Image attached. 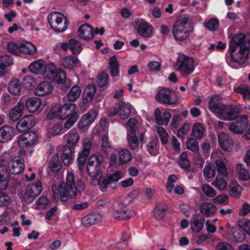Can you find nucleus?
<instances>
[{
	"mask_svg": "<svg viewBox=\"0 0 250 250\" xmlns=\"http://www.w3.org/2000/svg\"><path fill=\"white\" fill-rule=\"evenodd\" d=\"M69 48L73 54L77 55L82 51V45L79 41L75 39H71L69 41Z\"/></svg>",
	"mask_w": 250,
	"mask_h": 250,
	"instance_id": "43",
	"label": "nucleus"
},
{
	"mask_svg": "<svg viewBox=\"0 0 250 250\" xmlns=\"http://www.w3.org/2000/svg\"><path fill=\"white\" fill-rule=\"evenodd\" d=\"M13 64L12 58L7 55L0 56V76L7 73V68Z\"/></svg>",
	"mask_w": 250,
	"mask_h": 250,
	"instance_id": "32",
	"label": "nucleus"
},
{
	"mask_svg": "<svg viewBox=\"0 0 250 250\" xmlns=\"http://www.w3.org/2000/svg\"><path fill=\"white\" fill-rule=\"evenodd\" d=\"M215 167L213 164H209L205 167L204 176L206 179H211L215 176Z\"/></svg>",
	"mask_w": 250,
	"mask_h": 250,
	"instance_id": "50",
	"label": "nucleus"
},
{
	"mask_svg": "<svg viewBox=\"0 0 250 250\" xmlns=\"http://www.w3.org/2000/svg\"><path fill=\"white\" fill-rule=\"evenodd\" d=\"M218 140L223 150L228 152H231L232 150L234 142L228 134L224 132L220 133L218 135Z\"/></svg>",
	"mask_w": 250,
	"mask_h": 250,
	"instance_id": "16",
	"label": "nucleus"
},
{
	"mask_svg": "<svg viewBox=\"0 0 250 250\" xmlns=\"http://www.w3.org/2000/svg\"><path fill=\"white\" fill-rule=\"evenodd\" d=\"M204 221L197 217H192L190 222V228L194 232H199L203 228Z\"/></svg>",
	"mask_w": 250,
	"mask_h": 250,
	"instance_id": "42",
	"label": "nucleus"
},
{
	"mask_svg": "<svg viewBox=\"0 0 250 250\" xmlns=\"http://www.w3.org/2000/svg\"><path fill=\"white\" fill-rule=\"evenodd\" d=\"M97 116V112L95 110H90L87 113L83 114L77 126L80 130H86L94 122Z\"/></svg>",
	"mask_w": 250,
	"mask_h": 250,
	"instance_id": "13",
	"label": "nucleus"
},
{
	"mask_svg": "<svg viewBox=\"0 0 250 250\" xmlns=\"http://www.w3.org/2000/svg\"><path fill=\"white\" fill-rule=\"evenodd\" d=\"M21 53L27 55H34L37 51L35 45L30 42L23 41L21 42Z\"/></svg>",
	"mask_w": 250,
	"mask_h": 250,
	"instance_id": "38",
	"label": "nucleus"
},
{
	"mask_svg": "<svg viewBox=\"0 0 250 250\" xmlns=\"http://www.w3.org/2000/svg\"><path fill=\"white\" fill-rule=\"evenodd\" d=\"M24 108V104L22 102H19L9 110L8 116L10 120L14 122L18 121L22 116Z\"/></svg>",
	"mask_w": 250,
	"mask_h": 250,
	"instance_id": "20",
	"label": "nucleus"
},
{
	"mask_svg": "<svg viewBox=\"0 0 250 250\" xmlns=\"http://www.w3.org/2000/svg\"><path fill=\"white\" fill-rule=\"evenodd\" d=\"M211 185L217 188L218 190L222 191L227 188L228 183L223 178L217 176L212 182Z\"/></svg>",
	"mask_w": 250,
	"mask_h": 250,
	"instance_id": "45",
	"label": "nucleus"
},
{
	"mask_svg": "<svg viewBox=\"0 0 250 250\" xmlns=\"http://www.w3.org/2000/svg\"><path fill=\"white\" fill-rule=\"evenodd\" d=\"M48 119L58 118L60 120H66L63 127L66 129L71 128L79 118V115L75 104H64L62 105L56 104L52 107L47 114ZM63 126L61 124L53 125L47 129V135L49 137L61 134Z\"/></svg>",
	"mask_w": 250,
	"mask_h": 250,
	"instance_id": "1",
	"label": "nucleus"
},
{
	"mask_svg": "<svg viewBox=\"0 0 250 250\" xmlns=\"http://www.w3.org/2000/svg\"><path fill=\"white\" fill-rule=\"evenodd\" d=\"M208 104L209 109L215 115L224 105L218 95L211 97L209 101Z\"/></svg>",
	"mask_w": 250,
	"mask_h": 250,
	"instance_id": "33",
	"label": "nucleus"
},
{
	"mask_svg": "<svg viewBox=\"0 0 250 250\" xmlns=\"http://www.w3.org/2000/svg\"><path fill=\"white\" fill-rule=\"evenodd\" d=\"M215 164L218 173L223 176L227 177L228 175V174L225 164L223 162L222 160H218L216 161Z\"/></svg>",
	"mask_w": 250,
	"mask_h": 250,
	"instance_id": "56",
	"label": "nucleus"
},
{
	"mask_svg": "<svg viewBox=\"0 0 250 250\" xmlns=\"http://www.w3.org/2000/svg\"><path fill=\"white\" fill-rule=\"evenodd\" d=\"M156 99L159 103L169 105L176 104L178 100L175 92L168 88L160 90L156 95Z\"/></svg>",
	"mask_w": 250,
	"mask_h": 250,
	"instance_id": "11",
	"label": "nucleus"
},
{
	"mask_svg": "<svg viewBox=\"0 0 250 250\" xmlns=\"http://www.w3.org/2000/svg\"><path fill=\"white\" fill-rule=\"evenodd\" d=\"M84 184L79 179H76L73 172L68 171L66 178V183L52 187V190L54 197L60 198L62 201H66L69 197L73 198L79 192L84 190Z\"/></svg>",
	"mask_w": 250,
	"mask_h": 250,
	"instance_id": "3",
	"label": "nucleus"
},
{
	"mask_svg": "<svg viewBox=\"0 0 250 250\" xmlns=\"http://www.w3.org/2000/svg\"><path fill=\"white\" fill-rule=\"evenodd\" d=\"M79 62L77 58L73 56L65 57L61 61V65L65 69H70L75 67Z\"/></svg>",
	"mask_w": 250,
	"mask_h": 250,
	"instance_id": "37",
	"label": "nucleus"
},
{
	"mask_svg": "<svg viewBox=\"0 0 250 250\" xmlns=\"http://www.w3.org/2000/svg\"><path fill=\"white\" fill-rule=\"evenodd\" d=\"M81 93V88L77 85H74L68 93L67 99L69 101L74 102L80 97Z\"/></svg>",
	"mask_w": 250,
	"mask_h": 250,
	"instance_id": "46",
	"label": "nucleus"
},
{
	"mask_svg": "<svg viewBox=\"0 0 250 250\" xmlns=\"http://www.w3.org/2000/svg\"><path fill=\"white\" fill-rule=\"evenodd\" d=\"M213 202L215 204L227 205L228 203V196L226 194L220 195L214 198Z\"/></svg>",
	"mask_w": 250,
	"mask_h": 250,
	"instance_id": "62",
	"label": "nucleus"
},
{
	"mask_svg": "<svg viewBox=\"0 0 250 250\" xmlns=\"http://www.w3.org/2000/svg\"><path fill=\"white\" fill-rule=\"evenodd\" d=\"M192 30L191 21L188 17H183L175 22L172 29L174 38L180 41L187 39Z\"/></svg>",
	"mask_w": 250,
	"mask_h": 250,
	"instance_id": "6",
	"label": "nucleus"
},
{
	"mask_svg": "<svg viewBox=\"0 0 250 250\" xmlns=\"http://www.w3.org/2000/svg\"><path fill=\"white\" fill-rule=\"evenodd\" d=\"M205 130V128L201 123H196L192 127L191 135L195 138L200 139L203 137Z\"/></svg>",
	"mask_w": 250,
	"mask_h": 250,
	"instance_id": "39",
	"label": "nucleus"
},
{
	"mask_svg": "<svg viewBox=\"0 0 250 250\" xmlns=\"http://www.w3.org/2000/svg\"><path fill=\"white\" fill-rule=\"evenodd\" d=\"M201 189L204 194L209 198L214 197L216 194L215 190L208 184L203 185Z\"/></svg>",
	"mask_w": 250,
	"mask_h": 250,
	"instance_id": "53",
	"label": "nucleus"
},
{
	"mask_svg": "<svg viewBox=\"0 0 250 250\" xmlns=\"http://www.w3.org/2000/svg\"><path fill=\"white\" fill-rule=\"evenodd\" d=\"M189 129V125L188 123H185L179 129L177 133V136L182 138H185L188 134Z\"/></svg>",
	"mask_w": 250,
	"mask_h": 250,
	"instance_id": "61",
	"label": "nucleus"
},
{
	"mask_svg": "<svg viewBox=\"0 0 250 250\" xmlns=\"http://www.w3.org/2000/svg\"><path fill=\"white\" fill-rule=\"evenodd\" d=\"M37 140V134L33 131H30L20 136L18 144L21 147L30 146L35 144Z\"/></svg>",
	"mask_w": 250,
	"mask_h": 250,
	"instance_id": "15",
	"label": "nucleus"
},
{
	"mask_svg": "<svg viewBox=\"0 0 250 250\" xmlns=\"http://www.w3.org/2000/svg\"><path fill=\"white\" fill-rule=\"evenodd\" d=\"M110 213L113 218L119 220L129 219L133 216L132 213L122 209L119 207H114L110 210Z\"/></svg>",
	"mask_w": 250,
	"mask_h": 250,
	"instance_id": "29",
	"label": "nucleus"
},
{
	"mask_svg": "<svg viewBox=\"0 0 250 250\" xmlns=\"http://www.w3.org/2000/svg\"><path fill=\"white\" fill-rule=\"evenodd\" d=\"M9 181L10 176L6 172V167L3 165H0V189H6Z\"/></svg>",
	"mask_w": 250,
	"mask_h": 250,
	"instance_id": "35",
	"label": "nucleus"
},
{
	"mask_svg": "<svg viewBox=\"0 0 250 250\" xmlns=\"http://www.w3.org/2000/svg\"><path fill=\"white\" fill-rule=\"evenodd\" d=\"M42 184L41 181H37L26 187L23 192L19 193L22 202L30 204L42 191Z\"/></svg>",
	"mask_w": 250,
	"mask_h": 250,
	"instance_id": "10",
	"label": "nucleus"
},
{
	"mask_svg": "<svg viewBox=\"0 0 250 250\" xmlns=\"http://www.w3.org/2000/svg\"><path fill=\"white\" fill-rule=\"evenodd\" d=\"M239 112V109L235 105L224 104L216 116L220 119L230 121L236 118Z\"/></svg>",
	"mask_w": 250,
	"mask_h": 250,
	"instance_id": "12",
	"label": "nucleus"
},
{
	"mask_svg": "<svg viewBox=\"0 0 250 250\" xmlns=\"http://www.w3.org/2000/svg\"><path fill=\"white\" fill-rule=\"evenodd\" d=\"M158 142L156 139L151 141L147 145L148 152L152 155H156L158 153Z\"/></svg>",
	"mask_w": 250,
	"mask_h": 250,
	"instance_id": "57",
	"label": "nucleus"
},
{
	"mask_svg": "<svg viewBox=\"0 0 250 250\" xmlns=\"http://www.w3.org/2000/svg\"><path fill=\"white\" fill-rule=\"evenodd\" d=\"M229 51L232 62L239 64L244 63L248 58L250 49V36L242 34L230 35Z\"/></svg>",
	"mask_w": 250,
	"mask_h": 250,
	"instance_id": "2",
	"label": "nucleus"
},
{
	"mask_svg": "<svg viewBox=\"0 0 250 250\" xmlns=\"http://www.w3.org/2000/svg\"><path fill=\"white\" fill-rule=\"evenodd\" d=\"M11 201V198L9 195L4 192L0 191V207L9 205Z\"/></svg>",
	"mask_w": 250,
	"mask_h": 250,
	"instance_id": "58",
	"label": "nucleus"
},
{
	"mask_svg": "<svg viewBox=\"0 0 250 250\" xmlns=\"http://www.w3.org/2000/svg\"><path fill=\"white\" fill-rule=\"evenodd\" d=\"M127 141L132 150H136L138 149L139 141L136 133H131L127 134Z\"/></svg>",
	"mask_w": 250,
	"mask_h": 250,
	"instance_id": "47",
	"label": "nucleus"
},
{
	"mask_svg": "<svg viewBox=\"0 0 250 250\" xmlns=\"http://www.w3.org/2000/svg\"><path fill=\"white\" fill-rule=\"evenodd\" d=\"M80 38L84 40H88L92 39L94 35L93 29L88 24L81 25L78 31Z\"/></svg>",
	"mask_w": 250,
	"mask_h": 250,
	"instance_id": "26",
	"label": "nucleus"
},
{
	"mask_svg": "<svg viewBox=\"0 0 250 250\" xmlns=\"http://www.w3.org/2000/svg\"><path fill=\"white\" fill-rule=\"evenodd\" d=\"M47 19L50 27L55 32L62 33L67 29V19L62 13L58 12H52L49 14Z\"/></svg>",
	"mask_w": 250,
	"mask_h": 250,
	"instance_id": "7",
	"label": "nucleus"
},
{
	"mask_svg": "<svg viewBox=\"0 0 250 250\" xmlns=\"http://www.w3.org/2000/svg\"><path fill=\"white\" fill-rule=\"evenodd\" d=\"M119 161L121 164L128 163L132 159L130 152L126 149H122L119 152Z\"/></svg>",
	"mask_w": 250,
	"mask_h": 250,
	"instance_id": "49",
	"label": "nucleus"
},
{
	"mask_svg": "<svg viewBox=\"0 0 250 250\" xmlns=\"http://www.w3.org/2000/svg\"><path fill=\"white\" fill-rule=\"evenodd\" d=\"M102 216L99 213H92L83 218L82 224L85 227H89L101 222Z\"/></svg>",
	"mask_w": 250,
	"mask_h": 250,
	"instance_id": "27",
	"label": "nucleus"
},
{
	"mask_svg": "<svg viewBox=\"0 0 250 250\" xmlns=\"http://www.w3.org/2000/svg\"><path fill=\"white\" fill-rule=\"evenodd\" d=\"M176 66L177 70L185 77L192 74L195 68L193 59L184 54L179 55Z\"/></svg>",
	"mask_w": 250,
	"mask_h": 250,
	"instance_id": "8",
	"label": "nucleus"
},
{
	"mask_svg": "<svg viewBox=\"0 0 250 250\" xmlns=\"http://www.w3.org/2000/svg\"><path fill=\"white\" fill-rule=\"evenodd\" d=\"M41 100L40 98H30L26 102V108L29 112L33 113L39 110L41 106Z\"/></svg>",
	"mask_w": 250,
	"mask_h": 250,
	"instance_id": "34",
	"label": "nucleus"
},
{
	"mask_svg": "<svg viewBox=\"0 0 250 250\" xmlns=\"http://www.w3.org/2000/svg\"><path fill=\"white\" fill-rule=\"evenodd\" d=\"M204 24L210 31H214L219 27V20L217 18H212L205 22Z\"/></svg>",
	"mask_w": 250,
	"mask_h": 250,
	"instance_id": "55",
	"label": "nucleus"
},
{
	"mask_svg": "<svg viewBox=\"0 0 250 250\" xmlns=\"http://www.w3.org/2000/svg\"><path fill=\"white\" fill-rule=\"evenodd\" d=\"M199 210L201 214L206 217H210L216 211V207L213 204L208 203H202L199 207Z\"/></svg>",
	"mask_w": 250,
	"mask_h": 250,
	"instance_id": "31",
	"label": "nucleus"
},
{
	"mask_svg": "<svg viewBox=\"0 0 250 250\" xmlns=\"http://www.w3.org/2000/svg\"><path fill=\"white\" fill-rule=\"evenodd\" d=\"M96 91V87L93 85H87L84 90L83 98L85 99L87 102L91 101Z\"/></svg>",
	"mask_w": 250,
	"mask_h": 250,
	"instance_id": "48",
	"label": "nucleus"
},
{
	"mask_svg": "<svg viewBox=\"0 0 250 250\" xmlns=\"http://www.w3.org/2000/svg\"><path fill=\"white\" fill-rule=\"evenodd\" d=\"M156 122L159 125H167L171 118L170 113L167 111L162 113L159 108H156L154 112Z\"/></svg>",
	"mask_w": 250,
	"mask_h": 250,
	"instance_id": "24",
	"label": "nucleus"
},
{
	"mask_svg": "<svg viewBox=\"0 0 250 250\" xmlns=\"http://www.w3.org/2000/svg\"><path fill=\"white\" fill-rule=\"evenodd\" d=\"M242 190L243 188L235 181H232L229 185V195L236 199L240 197Z\"/></svg>",
	"mask_w": 250,
	"mask_h": 250,
	"instance_id": "36",
	"label": "nucleus"
},
{
	"mask_svg": "<svg viewBox=\"0 0 250 250\" xmlns=\"http://www.w3.org/2000/svg\"><path fill=\"white\" fill-rule=\"evenodd\" d=\"M15 135L14 127L5 125L0 128V142L4 143L11 140Z\"/></svg>",
	"mask_w": 250,
	"mask_h": 250,
	"instance_id": "23",
	"label": "nucleus"
},
{
	"mask_svg": "<svg viewBox=\"0 0 250 250\" xmlns=\"http://www.w3.org/2000/svg\"><path fill=\"white\" fill-rule=\"evenodd\" d=\"M238 225L250 236V220L243 219L239 221Z\"/></svg>",
	"mask_w": 250,
	"mask_h": 250,
	"instance_id": "63",
	"label": "nucleus"
},
{
	"mask_svg": "<svg viewBox=\"0 0 250 250\" xmlns=\"http://www.w3.org/2000/svg\"><path fill=\"white\" fill-rule=\"evenodd\" d=\"M239 178L242 181H248L250 179V175L248 169L241 164H238L236 167Z\"/></svg>",
	"mask_w": 250,
	"mask_h": 250,
	"instance_id": "41",
	"label": "nucleus"
},
{
	"mask_svg": "<svg viewBox=\"0 0 250 250\" xmlns=\"http://www.w3.org/2000/svg\"><path fill=\"white\" fill-rule=\"evenodd\" d=\"M53 86L50 82H42L40 83L35 89V94L40 96H44L52 92Z\"/></svg>",
	"mask_w": 250,
	"mask_h": 250,
	"instance_id": "21",
	"label": "nucleus"
},
{
	"mask_svg": "<svg viewBox=\"0 0 250 250\" xmlns=\"http://www.w3.org/2000/svg\"><path fill=\"white\" fill-rule=\"evenodd\" d=\"M119 115L121 119H127L132 112L134 108L127 102H121L118 104Z\"/></svg>",
	"mask_w": 250,
	"mask_h": 250,
	"instance_id": "22",
	"label": "nucleus"
},
{
	"mask_svg": "<svg viewBox=\"0 0 250 250\" xmlns=\"http://www.w3.org/2000/svg\"><path fill=\"white\" fill-rule=\"evenodd\" d=\"M110 72L112 77L118 76L119 74V64L115 56H113L109 60Z\"/></svg>",
	"mask_w": 250,
	"mask_h": 250,
	"instance_id": "44",
	"label": "nucleus"
},
{
	"mask_svg": "<svg viewBox=\"0 0 250 250\" xmlns=\"http://www.w3.org/2000/svg\"><path fill=\"white\" fill-rule=\"evenodd\" d=\"M140 126V124L135 119L130 118L128 120L126 124V128L127 134L131 133H136Z\"/></svg>",
	"mask_w": 250,
	"mask_h": 250,
	"instance_id": "40",
	"label": "nucleus"
},
{
	"mask_svg": "<svg viewBox=\"0 0 250 250\" xmlns=\"http://www.w3.org/2000/svg\"><path fill=\"white\" fill-rule=\"evenodd\" d=\"M50 167L52 171L57 172L62 168V164L59 161V156L55 154L53 156V159L50 164Z\"/></svg>",
	"mask_w": 250,
	"mask_h": 250,
	"instance_id": "54",
	"label": "nucleus"
},
{
	"mask_svg": "<svg viewBox=\"0 0 250 250\" xmlns=\"http://www.w3.org/2000/svg\"><path fill=\"white\" fill-rule=\"evenodd\" d=\"M7 49L10 53L14 55H20L21 54V43L8 42L7 43Z\"/></svg>",
	"mask_w": 250,
	"mask_h": 250,
	"instance_id": "52",
	"label": "nucleus"
},
{
	"mask_svg": "<svg viewBox=\"0 0 250 250\" xmlns=\"http://www.w3.org/2000/svg\"><path fill=\"white\" fill-rule=\"evenodd\" d=\"M249 123L247 115H243L236 121L230 124L229 129L236 134H242Z\"/></svg>",
	"mask_w": 250,
	"mask_h": 250,
	"instance_id": "14",
	"label": "nucleus"
},
{
	"mask_svg": "<svg viewBox=\"0 0 250 250\" xmlns=\"http://www.w3.org/2000/svg\"><path fill=\"white\" fill-rule=\"evenodd\" d=\"M47 64L42 60H38L31 63L29 66V69L33 73L39 74L43 73V74Z\"/></svg>",
	"mask_w": 250,
	"mask_h": 250,
	"instance_id": "30",
	"label": "nucleus"
},
{
	"mask_svg": "<svg viewBox=\"0 0 250 250\" xmlns=\"http://www.w3.org/2000/svg\"><path fill=\"white\" fill-rule=\"evenodd\" d=\"M35 125V118L32 115H27L22 118L18 123L16 128L20 132H23L32 128Z\"/></svg>",
	"mask_w": 250,
	"mask_h": 250,
	"instance_id": "17",
	"label": "nucleus"
},
{
	"mask_svg": "<svg viewBox=\"0 0 250 250\" xmlns=\"http://www.w3.org/2000/svg\"><path fill=\"white\" fill-rule=\"evenodd\" d=\"M123 177L122 172L121 170H116L111 175L103 177L100 179V183L98 184L102 188H105L108 184L117 182Z\"/></svg>",
	"mask_w": 250,
	"mask_h": 250,
	"instance_id": "18",
	"label": "nucleus"
},
{
	"mask_svg": "<svg viewBox=\"0 0 250 250\" xmlns=\"http://www.w3.org/2000/svg\"><path fill=\"white\" fill-rule=\"evenodd\" d=\"M64 138L67 145L63 146L61 158L63 164L68 166L73 160V149L77 146L80 136L77 130L72 129L64 136Z\"/></svg>",
	"mask_w": 250,
	"mask_h": 250,
	"instance_id": "4",
	"label": "nucleus"
},
{
	"mask_svg": "<svg viewBox=\"0 0 250 250\" xmlns=\"http://www.w3.org/2000/svg\"><path fill=\"white\" fill-rule=\"evenodd\" d=\"M231 235L235 242H240L245 239V234L239 228H232Z\"/></svg>",
	"mask_w": 250,
	"mask_h": 250,
	"instance_id": "51",
	"label": "nucleus"
},
{
	"mask_svg": "<svg viewBox=\"0 0 250 250\" xmlns=\"http://www.w3.org/2000/svg\"><path fill=\"white\" fill-rule=\"evenodd\" d=\"M43 77L59 84H63L66 81V74L61 69H57L53 63H49L45 66Z\"/></svg>",
	"mask_w": 250,
	"mask_h": 250,
	"instance_id": "9",
	"label": "nucleus"
},
{
	"mask_svg": "<svg viewBox=\"0 0 250 250\" xmlns=\"http://www.w3.org/2000/svg\"><path fill=\"white\" fill-rule=\"evenodd\" d=\"M138 34L143 38H150L153 33L152 27L148 23L143 21L140 22L137 28Z\"/></svg>",
	"mask_w": 250,
	"mask_h": 250,
	"instance_id": "25",
	"label": "nucleus"
},
{
	"mask_svg": "<svg viewBox=\"0 0 250 250\" xmlns=\"http://www.w3.org/2000/svg\"><path fill=\"white\" fill-rule=\"evenodd\" d=\"M165 209L163 206H157L154 209V215L155 218L158 220L163 218L165 216Z\"/></svg>",
	"mask_w": 250,
	"mask_h": 250,
	"instance_id": "64",
	"label": "nucleus"
},
{
	"mask_svg": "<svg viewBox=\"0 0 250 250\" xmlns=\"http://www.w3.org/2000/svg\"><path fill=\"white\" fill-rule=\"evenodd\" d=\"M102 162V158L96 155H92L88 159L86 170L93 185L97 186L100 183V179L103 175L101 166Z\"/></svg>",
	"mask_w": 250,
	"mask_h": 250,
	"instance_id": "5",
	"label": "nucleus"
},
{
	"mask_svg": "<svg viewBox=\"0 0 250 250\" xmlns=\"http://www.w3.org/2000/svg\"><path fill=\"white\" fill-rule=\"evenodd\" d=\"M88 155L84 154L83 153H80L79 154L78 158L77 159L78 167L79 169L81 171L83 169L87 156Z\"/></svg>",
	"mask_w": 250,
	"mask_h": 250,
	"instance_id": "60",
	"label": "nucleus"
},
{
	"mask_svg": "<svg viewBox=\"0 0 250 250\" xmlns=\"http://www.w3.org/2000/svg\"><path fill=\"white\" fill-rule=\"evenodd\" d=\"M21 89V84L20 80L13 79L9 82L7 90L13 96H18L20 94Z\"/></svg>",
	"mask_w": 250,
	"mask_h": 250,
	"instance_id": "28",
	"label": "nucleus"
},
{
	"mask_svg": "<svg viewBox=\"0 0 250 250\" xmlns=\"http://www.w3.org/2000/svg\"><path fill=\"white\" fill-rule=\"evenodd\" d=\"M157 132L163 144H166L168 142V134L166 129L162 127L157 128Z\"/></svg>",
	"mask_w": 250,
	"mask_h": 250,
	"instance_id": "59",
	"label": "nucleus"
},
{
	"mask_svg": "<svg viewBox=\"0 0 250 250\" xmlns=\"http://www.w3.org/2000/svg\"><path fill=\"white\" fill-rule=\"evenodd\" d=\"M24 160L23 159L14 157L10 162L8 166L9 171L13 174L17 175L21 173L24 168Z\"/></svg>",
	"mask_w": 250,
	"mask_h": 250,
	"instance_id": "19",
	"label": "nucleus"
}]
</instances>
